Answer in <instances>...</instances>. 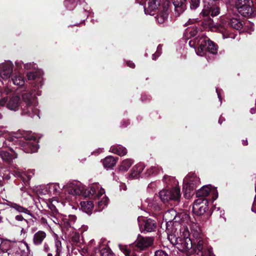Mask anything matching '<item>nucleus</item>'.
I'll return each instance as SVG.
<instances>
[{
	"label": "nucleus",
	"mask_w": 256,
	"mask_h": 256,
	"mask_svg": "<svg viewBox=\"0 0 256 256\" xmlns=\"http://www.w3.org/2000/svg\"><path fill=\"white\" fill-rule=\"evenodd\" d=\"M134 160L130 158H127L123 160L120 166L119 170L122 172H126L133 164Z\"/></svg>",
	"instance_id": "obj_35"
},
{
	"label": "nucleus",
	"mask_w": 256,
	"mask_h": 256,
	"mask_svg": "<svg viewBox=\"0 0 256 256\" xmlns=\"http://www.w3.org/2000/svg\"><path fill=\"white\" fill-rule=\"evenodd\" d=\"M14 142H18L20 148L26 153H33L38 151V142L34 134L25 132L20 139L16 138Z\"/></svg>",
	"instance_id": "obj_2"
},
{
	"label": "nucleus",
	"mask_w": 256,
	"mask_h": 256,
	"mask_svg": "<svg viewBox=\"0 0 256 256\" xmlns=\"http://www.w3.org/2000/svg\"><path fill=\"white\" fill-rule=\"evenodd\" d=\"M153 238L150 237H143L139 235L136 242V246L141 250L150 246L153 243Z\"/></svg>",
	"instance_id": "obj_18"
},
{
	"label": "nucleus",
	"mask_w": 256,
	"mask_h": 256,
	"mask_svg": "<svg viewBox=\"0 0 256 256\" xmlns=\"http://www.w3.org/2000/svg\"><path fill=\"white\" fill-rule=\"evenodd\" d=\"M208 202L204 198H198L194 202L192 212L198 216L203 214L208 208Z\"/></svg>",
	"instance_id": "obj_14"
},
{
	"label": "nucleus",
	"mask_w": 256,
	"mask_h": 256,
	"mask_svg": "<svg viewBox=\"0 0 256 256\" xmlns=\"http://www.w3.org/2000/svg\"><path fill=\"white\" fill-rule=\"evenodd\" d=\"M8 206L20 213L19 214L16 215L14 218V220L16 222H22L28 225V220L24 218L22 214H28L32 217L33 214L30 210L26 208L12 202H8Z\"/></svg>",
	"instance_id": "obj_6"
},
{
	"label": "nucleus",
	"mask_w": 256,
	"mask_h": 256,
	"mask_svg": "<svg viewBox=\"0 0 256 256\" xmlns=\"http://www.w3.org/2000/svg\"><path fill=\"white\" fill-rule=\"evenodd\" d=\"M143 224L144 230L142 231L152 232L155 231L156 228V222L151 218L144 220Z\"/></svg>",
	"instance_id": "obj_26"
},
{
	"label": "nucleus",
	"mask_w": 256,
	"mask_h": 256,
	"mask_svg": "<svg viewBox=\"0 0 256 256\" xmlns=\"http://www.w3.org/2000/svg\"><path fill=\"white\" fill-rule=\"evenodd\" d=\"M64 4L68 10H72L77 4L76 0H64Z\"/></svg>",
	"instance_id": "obj_43"
},
{
	"label": "nucleus",
	"mask_w": 256,
	"mask_h": 256,
	"mask_svg": "<svg viewBox=\"0 0 256 256\" xmlns=\"http://www.w3.org/2000/svg\"><path fill=\"white\" fill-rule=\"evenodd\" d=\"M14 65L10 61L0 64V78L6 80L10 77L13 72Z\"/></svg>",
	"instance_id": "obj_15"
},
{
	"label": "nucleus",
	"mask_w": 256,
	"mask_h": 256,
	"mask_svg": "<svg viewBox=\"0 0 256 256\" xmlns=\"http://www.w3.org/2000/svg\"><path fill=\"white\" fill-rule=\"evenodd\" d=\"M56 202L58 203L56 200H53L52 203L50 204L48 206L50 210V212H48L47 214H53V213L59 212L56 208V206L54 204Z\"/></svg>",
	"instance_id": "obj_46"
},
{
	"label": "nucleus",
	"mask_w": 256,
	"mask_h": 256,
	"mask_svg": "<svg viewBox=\"0 0 256 256\" xmlns=\"http://www.w3.org/2000/svg\"><path fill=\"white\" fill-rule=\"evenodd\" d=\"M20 100L19 96H15L10 98L8 100L7 98H3L0 100V105L6 104V108L10 110L16 111L18 110L20 106Z\"/></svg>",
	"instance_id": "obj_13"
},
{
	"label": "nucleus",
	"mask_w": 256,
	"mask_h": 256,
	"mask_svg": "<svg viewBox=\"0 0 256 256\" xmlns=\"http://www.w3.org/2000/svg\"><path fill=\"white\" fill-rule=\"evenodd\" d=\"M110 152L120 156H124L127 154L126 149L120 145H114L110 148Z\"/></svg>",
	"instance_id": "obj_29"
},
{
	"label": "nucleus",
	"mask_w": 256,
	"mask_h": 256,
	"mask_svg": "<svg viewBox=\"0 0 256 256\" xmlns=\"http://www.w3.org/2000/svg\"><path fill=\"white\" fill-rule=\"evenodd\" d=\"M36 66L34 62L27 63L24 64V68L26 70H36Z\"/></svg>",
	"instance_id": "obj_47"
},
{
	"label": "nucleus",
	"mask_w": 256,
	"mask_h": 256,
	"mask_svg": "<svg viewBox=\"0 0 256 256\" xmlns=\"http://www.w3.org/2000/svg\"><path fill=\"white\" fill-rule=\"evenodd\" d=\"M80 204L83 212L88 214H92L94 206L92 201H82Z\"/></svg>",
	"instance_id": "obj_31"
},
{
	"label": "nucleus",
	"mask_w": 256,
	"mask_h": 256,
	"mask_svg": "<svg viewBox=\"0 0 256 256\" xmlns=\"http://www.w3.org/2000/svg\"><path fill=\"white\" fill-rule=\"evenodd\" d=\"M43 250L46 252H48L50 251V248L48 244L47 243H44V244L43 245Z\"/></svg>",
	"instance_id": "obj_58"
},
{
	"label": "nucleus",
	"mask_w": 256,
	"mask_h": 256,
	"mask_svg": "<svg viewBox=\"0 0 256 256\" xmlns=\"http://www.w3.org/2000/svg\"><path fill=\"white\" fill-rule=\"evenodd\" d=\"M180 233L182 234L183 238H190V232L187 227L184 226L180 230Z\"/></svg>",
	"instance_id": "obj_49"
},
{
	"label": "nucleus",
	"mask_w": 256,
	"mask_h": 256,
	"mask_svg": "<svg viewBox=\"0 0 256 256\" xmlns=\"http://www.w3.org/2000/svg\"><path fill=\"white\" fill-rule=\"evenodd\" d=\"M154 256H169L164 250H158L155 252Z\"/></svg>",
	"instance_id": "obj_55"
},
{
	"label": "nucleus",
	"mask_w": 256,
	"mask_h": 256,
	"mask_svg": "<svg viewBox=\"0 0 256 256\" xmlns=\"http://www.w3.org/2000/svg\"><path fill=\"white\" fill-rule=\"evenodd\" d=\"M206 52H208L213 54H217V46L214 43V42L210 40L208 38L207 42V46H206Z\"/></svg>",
	"instance_id": "obj_40"
},
{
	"label": "nucleus",
	"mask_w": 256,
	"mask_h": 256,
	"mask_svg": "<svg viewBox=\"0 0 256 256\" xmlns=\"http://www.w3.org/2000/svg\"><path fill=\"white\" fill-rule=\"evenodd\" d=\"M203 9L201 14L203 16H216L220 13V9L218 6L214 4L212 0H204Z\"/></svg>",
	"instance_id": "obj_11"
},
{
	"label": "nucleus",
	"mask_w": 256,
	"mask_h": 256,
	"mask_svg": "<svg viewBox=\"0 0 256 256\" xmlns=\"http://www.w3.org/2000/svg\"><path fill=\"white\" fill-rule=\"evenodd\" d=\"M117 158L112 156H108L102 160L103 166L105 168L108 169L114 167L118 160Z\"/></svg>",
	"instance_id": "obj_27"
},
{
	"label": "nucleus",
	"mask_w": 256,
	"mask_h": 256,
	"mask_svg": "<svg viewBox=\"0 0 256 256\" xmlns=\"http://www.w3.org/2000/svg\"><path fill=\"white\" fill-rule=\"evenodd\" d=\"M213 211L214 212H218V211H220V216L221 217H222V216L224 215V211L222 210H221L220 208H219V207H216V206H214V208Z\"/></svg>",
	"instance_id": "obj_57"
},
{
	"label": "nucleus",
	"mask_w": 256,
	"mask_h": 256,
	"mask_svg": "<svg viewBox=\"0 0 256 256\" xmlns=\"http://www.w3.org/2000/svg\"><path fill=\"white\" fill-rule=\"evenodd\" d=\"M0 156L2 158L7 162H10L13 159L17 158V154L12 148H10L9 152L2 150L0 151Z\"/></svg>",
	"instance_id": "obj_23"
},
{
	"label": "nucleus",
	"mask_w": 256,
	"mask_h": 256,
	"mask_svg": "<svg viewBox=\"0 0 256 256\" xmlns=\"http://www.w3.org/2000/svg\"><path fill=\"white\" fill-rule=\"evenodd\" d=\"M186 0H172L176 14L179 16L186 9Z\"/></svg>",
	"instance_id": "obj_22"
},
{
	"label": "nucleus",
	"mask_w": 256,
	"mask_h": 256,
	"mask_svg": "<svg viewBox=\"0 0 256 256\" xmlns=\"http://www.w3.org/2000/svg\"><path fill=\"white\" fill-rule=\"evenodd\" d=\"M206 52H208L213 54H217V46L214 43V42L210 40L208 38L207 42V46H206Z\"/></svg>",
	"instance_id": "obj_39"
},
{
	"label": "nucleus",
	"mask_w": 256,
	"mask_h": 256,
	"mask_svg": "<svg viewBox=\"0 0 256 256\" xmlns=\"http://www.w3.org/2000/svg\"><path fill=\"white\" fill-rule=\"evenodd\" d=\"M144 165L142 163L135 165L132 170L130 176L134 178H138L140 173L144 170Z\"/></svg>",
	"instance_id": "obj_28"
},
{
	"label": "nucleus",
	"mask_w": 256,
	"mask_h": 256,
	"mask_svg": "<svg viewBox=\"0 0 256 256\" xmlns=\"http://www.w3.org/2000/svg\"><path fill=\"white\" fill-rule=\"evenodd\" d=\"M40 222L42 224H44V225H48V221L46 220V219L45 218H44V217H42L40 219Z\"/></svg>",
	"instance_id": "obj_60"
},
{
	"label": "nucleus",
	"mask_w": 256,
	"mask_h": 256,
	"mask_svg": "<svg viewBox=\"0 0 256 256\" xmlns=\"http://www.w3.org/2000/svg\"><path fill=\"white\" fill-rule=\"evenodd\" d=\"M170 10L168 6H164L162 10L158 13L156 18L157 22L160 24H164L167 20Z\"/></svg>",
	"instance_id": "obj_25"
},
{
	"label": "nucleus",
	"mask_w": 256,
	"mask_h": 256,
	"mask_svg": "<svg viewBox=\"0 0 256 256\" xmlns=\"http://www.w3.org/2000/svg\"><path fill=\"white\" fill-rule=\"evenodd\" d=\"M46 237V234L43 230H38L34 234L32 237V243L34 246L41 245Z\"/></svg>",
	"instance_id": "obj_20"
},
{
	"label": "nucleus",
	"mask_w": 256,
	"mask_h": 256,
	"mask_svg": "<svg viewBox=\"0 0 256 256\" xmlns=\"http://www.w3.org/2000/svg\"><path fill=\"white\" fill-rule=\"evenodd\" d=\"M202 256H216L214 254L212 248H210L204 250L202 253Z\"/></svg>",
	"instance_id": "obj_50"
},
{
	"label": "nucleus",
	"mask_w": 256,
	"mask_h": 256,
	"mask_svg": "<svg viewBox=\"0 0 256 256\" xmlns=\"http://www.w3.org/2000/svg\"><path fill=\"white\" fill-rule=\"evenodd\" d=\"M186 32L188 35L190 34V38L194 36L198 32V28L196 27L189 28L186 29Z\"/></svg>",
	"instance_id": "obj_44"
},
{
	"label": "nucleus",
	"mask_w": 256,
	"mask_h": 256,
	"mask_svg": "<svg viewBox=\"0 0 256 256\" xmlns=\"http://www.w3.org/2000/svg\"><path fill=\"white\" fill-rule=\"evenodd\" d=\"M224 22H222V24L214 23L213 20L210 18H206L202 22L205 30L222 33L224 39L228 38H235L236 35L229 34L228 30L224 26Z\"/></svg>",
	"instance_id": "obj_4"
},
{
	"label": "nucleus",
	"mask_w": 256,
	"mask_h": 256,
	"mask_svg": "<svg viewBox=\"0 0 256 256\" xmlns=\"http://www.w3.org/2000/svg\"><path fill=\"white\" fill-rule=\"evenodd\" d=\"M160 4V0H148V6L144 7L145 14L154 15Z\"/></svg>",
	"instance_id": "obj_16"
},
{
	"label": "nucleus",
	"mask_w": 256,
	"mask_h": 256,
	"mask_svg": "<svg viewBox=\"0 0 256 256\" xmlns=\"http://www.w3.org/2000/svg\"><path fill=\"white\" fill-rule=\"evenodd\" d=\"M159 196L161 200L164 202L169 200L178 202L180 198V189L178 187L176 186L170 190H163L160 191Z\"/></svg>",
	"instance_id": "obj_7"
},
{
	"label": "nucleus",
	"mask_w": 256,
	"mask_h": 256,
	"mask_svg": "<svg viewBox=\"0 0 256 256\" xmlns=\"http://www.w3.org/2000/svg\"><path fill=\"white\" fill-rule=\"evenodd\" d=\"M126 64H127L128 66L131 68H134L135 66L134 63L130 61L127 62Z\"/></svg>",
	"instance_id": "obj_62"
},
{
	"label": "nucleus",
	"mask_w": 256,
	"mask_h": 256,
	"mask_svg": "<svg viewBox=\"0 0 256 256\" xmlns=\"http://www.w3.org/2000/svg\"><path fill=\"white\" fill-rule=\"evenodd\" d=\"M105 194L104 190L98 183H94L90 185L84 192L85 197H93L94 198H99Z\"/></svg>",
	"instance_id": "obj_10"
},
{
	"label": "nucleus",
	"mask_w": 256,
	"mask_h": 256,
	"mask_svg": "<svg viewBox=\"0 0 256 256\" xmlns=\"http://www.w3.org/2000/svg\"><path fill=\"white\" fill-rule=\"evenodd\" d=\"M96 199L98 200L97 208H96V210L98 212L102 211L105 206H107L108 199L105 194L99 198Z\"/></svg>",
	"instance_id": "obj_30"
},
{
	"label": "nucleus",
	"mask_w": 256,
	"mask_h": 256,
	"mask_svg": "<svg viewBox=\"0 0 256 256\" xmlns=\"http://www.w3.org/2000/svg\"><path fill=\"white\" fill-rule=\"evenodd\" d=\"M42 72L40 70H37L34 72H29L26 74L27 78L28 80H34L36 78H40Z\"/></svg>",
	"instance_id": "obj_41"
},
{
	"label": "nucleus",
	"mask_w": 256,
	"mask_h": 256,
	"mask_svg": "<svg viewBox=\"0 0 256 256\" xmlns=\"http://www.w3.org/2000/svg\"><path fill=\"white\" fill-rule=\"evenodd\" d=\"M210 188L211 186L210 184L203 186L196 192V196L199 198H202L208 196L211 190H212Z\"/></svg>",
	"instance_id": "obj_32"
},
{
	"label": "nucleus",
	"mask_w": 256,
	"mask_h": 256,
	"mask_svg": "<svg viewBox=\"0 0 256 256\" xmlns=\"http://www.w3.org/2000/svg\"><path fill=\"white\" fill-rule=\"evenodd\" d=\"M28 232V228H22L20 230V236H26V233Z\"/></svg>",
	"instance_id": "obj_59"
},
{
	"label": "nucleus",
	"mask_w": 256,
	"mask_h": 256,
	"mask_svg": "<svg viewBox=\"0 0 256 256\" xmlns=\"http://www.w3.org/2000/svg\"><path fill=\"white\" fill-rule=\"evenodd\" d=\"M162 171V170L158 166H152L149 169L147 170V175L148 176H150L152 175H155L158 174H160V172Z\"/></svg>",
	"instance_id": "obj_42"
},
{
	"label": "nucleus",
	"mask_w": 256,
	"mask_h": 256,
	"mask_svg": "<svg viewBox=\"0 0 256 256\" xmlns=\"http://www.w3.org/2000/svg\"><path fill=\"white\" fill-rule=\"evenodd\" d=\"M34 173L32 170H28L24 172L22 170H18L14 171V176L16 177L20 178L24 182H28L32 178Z\"/></svg>",
	"instance_id": "obj_21"
},
{
	"label": "nucleus",
	"mask_w": 256,
	"mask_h": 256,
	"mask_svg": "<svg viewBox=\"0 0 256 256\" xmlns=\"http://www.w3.org/2000/svg\"><path fill=\"white\" fill-rule=\"evenodd\" d=\"M162 46L160 44L157 48L156 52L152 54V58L156 60L161 54Z\"/></svg>",
	"instance_id": "obj_51"
},
{
	"label": "nucleus",
	"mask_w": 256,
	"mask_h": 256,
	"mask_svg": "<svg viewBox=\"0 0 256 256\" xmlns=\"http://www.w3.org/2000/svg\"><path fill=\"white\" fill-rule=\"evenodd\" d=\"M6 130L2 127H0V137L6 134Z\"/></svg>",
	"instance_id": "obj_63"
},
{
	"label": "nucleus",
	"mask_w": 256,
	"mask_h": 256,
	"mask_svg": "<svg viewBox=\"0 0 256 256\" xmlns=\"http://www.w3.org/2000/svg\"><path fill=\"white\" fill-rule=\"evenodd\" d=\"M54 247L56 248L55 256H60L62 252V240L63 238H59L57 235L54 237Z\"/></svg>",
	"instance_id": "obj_33"
},
{
	"label": "nucleus",
	"mask_w": 256,
	"mask_h": 256,
	"mask_svg": "<svg viewBox=\"0 0 256 256\" xmlns=\"http://www.w3.org/2000/svg\"><path fill=\"white\" fill-rule=\"evenodd\" d=\"M15 64L16 67V70L19 72L22 69L24 64V62L22 60H16L15 62Z\"/></svg>",
	"instance_id": "obj_54"
},
{
	"label": "nucleus",
	"mask_w": 256,
	"mask_h": 256,
	"mask_svg": "<svg viewBox=\"0 0 256 256\" xmlns=\"http://www.w3.org/2000/svg\"><path fill=\"white\" fill-rule=\"evenodd\" d=\"M47 216L54 224L66 229L73 228L76 220L74 215L64 216L60 212L47 214Z\"/></svg>",
	"instance_id": "obj_3"
},
{
	"label": "nucleus",
	"mask_w": 256,
	"mask_h": 256,
	"mask_svg": "<svg viewBox=\"0 0 256 256\" xmlns=\"http://www.w3.org/2000/svg\"><path fill=\"white\" fill-rule=\"evenodd\" d=\"M196 240L194 243L192 242V246L194 252L198 254L203 250L204 242L200 238H196Z\"/></svg>",
	"instance_id": "obj_34"
},
{
	"label": "nucleus",
	"mask_w": 256,
	"mask_h": 256,
	"mask_svg": "<svg viewBox=\"0 0 256 256\" xmlns=\"http://www.w3.org/2000/svg\"><path fill=\"white\" fill-rule=\"evenodd\" d=\"M163 180L168 185L170 186L172 184V182H174L175 183V184H176L177 182L175 180L174 178L168 176H164L163 178Z\"/></svg>",
	"instance_id": "obj_45"
},
{
	"label": "nucleus",
	"mask_w": 256,
	"mask_h": 256,
	"mask_svg": "<svg viewBox=\"0 0 256 256\" xmlns=\"http://www.w3.org/2000/svg\"><path fill=\"white\" fill-rule=\"evenodd\" d=\"M3 180H0V194L4 190Z\"/></svg>",
	"instance_id": "obj_61"
},
{
	"label": "nucleus",
	"mask_w": 256,
	"mask_h": 256,
	"mask_svg": "<svg viewBox=\"0 0 256 256\" xmlns=\"http://www.w3.org/2000/svg\"><path fill=\"white\" fill-rule=\"evenodd\" d=\"M124 253L126 256H130V251L126 248L124 249Z\"/></svg>",
	"instance_id": "obj_64"
},
{
	"label": "nucleus",
	"mask_w": 256,
	"mask_h": 256,
	"mask_svg": "<svg viewBox=\"0 0 256 256\" xmlns=\"http://www.w3.org/2000/svg\"><path fill=\"white\" fill-rule=\"evenodd\" d=\"M150 201V199H147L146 200V202H148V206L150 207V209H152V208H154V209H156V210H160V206H154V204L152 202H149Z\"/></svg>",
	"instance_id": "obj_56"
},
{
	"label": "nucleus",
	"mask_w": 256,
	"mask_h": 256,
	"mask_svg": "<svg viewBox=\"0 0 256 256\" xmlns=\"http://www.w3.org/2000/svg\"><path fill=\"white\" fill-rule=\"evenodd\" d=\"M208 40V38L206 36H202L196 38L194 40H190L189 42V45L191 47H194L196 46H198V48L195 50L197 55L200 56H204L206 54V46H207V42Z\"/></svg>",
	"instance_id": "obj_9"
},
{
	"label": "nucleus",
	"mask_w": 256,
	"mask_h": 256,
	"mask_svg": "<svg viewBox=\"0 0 256 256\" xmlns=\"http://www.w3.org/2000/svg\"><path fill=\"white\" fill-rule=\"evenodd\" d=\"M192 247V242L190 238H180L177 248L182 252H188Z\"/></svg>",
	"instance_id": "obj_17"
},
{
	"label": "nucleus",
	"mask_w": 256,
	"mask_h": 256,
	"mask_svg": "<svg viewBox=\"0 0 256 256\" xmlns=\"http://www.w3.org/2000/svg\"><path fill=\"white\" fill-rule=\"evenodd\" d=\"M176 212L172 208L165 212L164 214V217L166 222V226H170L171 225L172 226L174 224V223L176 226V224L179 225L178 223L176 222V221L173 222L174 220L176 218Z\"/></svg>",
	"instance_id": "obj_19"
},
{
	"label": "nucleus",
	"mask_w": 256,
	"mask_h": 256,
	"mask_svg": "<svg viewBox=\"0 0 256 256\" xmlns=\"http://www.w3.org/2000/svg\"><path fill=\"white\" fill-rule=\"evenodd\" d=\"M100 254L102 256H114V254L112 252L107 248H104L100 250Z\"/></svg>",
	"instance_id": "obj_48"
},
{
	"label": "nucleus",
	"mask_w": 256,
	"mask_h": 256,
	"mask_svg": "<svg viewBox=\"0 0 256 256\" xmlns=\"http://www.w3.org/2000/svg\"><path fill=\"white\" fill-rule=\"evenodd\" d=\"M229 24L232 28L236 30H241L243 28L242 22L238 18H232L230 20Z\"/></svg>",
	"instance_id": "obj_37"
},
{
	"label": "nucleus",
	"mask_w": 256,
	"mask_h": 256,
	"mask_svg": "<svg viewBox=\"0 0 256 256\" xmlns=\"http://www.w3.org/2000/svg\"><path fill=\"white\" fill-rule=\"evenodd\" d=\"M252 0H237L236 6L238 12L244 16H250L254 12Z\"/></svg>",
	"instance_id": "obj_8"
},
{
	"label": "nucleus",
	"mask_w": 256,
	"mask_h": 256,
	"mask_svg": "<svg viewBox=\"0 0 256 256\" xmlns=\"http://www.w3.org/2000/svg\"><path fill=\"white\" fill-rule=\"evenodd\" d=\"M14 139L12 138H9L8 140H4L2 142V144H0V148H7L8 147L10 146V142H12V141H13Z\"/></svg>",
	"instance_id": "obj_52"
},
{
	"label": "nucleus",
	"mask_w": 256,
	"mask_h": 256,
	"mask_svg": "<svg viewBox=\"0 0 256 256\" xmlns=\"http://www.w3.org/2000/svg\"><path fill=\"white\" fill-rule=\"evenodd\" d=\"M48 192L51 194H59L61 188L58 184H52L48 186Z\"/></svg>",
	"instance_id": "obj_38"
},
{
	"label": "nucleus",
	"mask_w": 256,
	"mask_h": 256,
	"mask_svg": "<svg viewBox=\"0 0 256 256\" xmlns=\"http://www.w3.org/2000/svg\"><path fill=\"white\" fill-rule=\"evenodd\" d=\"M200 178L194 174H188L184 179L183 190L186 198H190L194 194V190L200 184Z\"/></svg>",
	"instance_id": "obj_5"
},
{
	"label": "nucleus",
	"mask_w": 256,
	"mask_h": 256,
	"mask_svg": "<svg viewBox=\"0 0 256 256\" xmlns=\"http://www.w3.org/2000/svg\"><path fill=\"white\" fill-rule=\"evenodd\" d=\"M166 230L168 234V239L173 246H175L177 248L180 238L177 237L176 234V229L174 230H171L170 226H167Z\"/></svg>",
	"instance_id": "obj_24"
},
{
	"label": "nucleus",
	"mask_w": 256,
	"mask_h": 256,
	"mask_svg": "<svg viewBox=\"0 0 256 256\" xmlns=\"http://www.w3.org/2000/svg\"><path fill=\"white\" fill-rule=\"evenodd\" d=\"M200 4V0H190V8L195 10Z\"/></svg>",
	"instance_id": "obj_53"
},
{
	"label": "nucleus",
	"mask_w": 256,
	"mask_h": 256,
	"mask_svg": "<svg viewBox=\"0 0 256 256\" xmlns=\"http://www.w3.org/2000/svg\"><path fill=\"white\" fill-rule=\"evenodd\" d=\"M12 81L14 85L19 86H24L25 83L24 78L20 74H14L12 78Z\"/></svg>",
	"instance_id": "obj_36"
},
{
	"label": "nucleus",
	"mask_w": 256,
	"mask_h": 256,
	"mask_svg": "<svg viewBox=\"0 0 256 256\" xmlns=\"http://www.w3.org/2000/svg\"><path fill=\"white\" fill-rule=\"evenodd\" d=\"M33 92H25L22 94V104L21 106L22 114L34 117L39 114L38 110L36 108L37 102L36 98L32 96Z\"/></svg>",
	"instance_id": "obj_1"
},
{
	"label": "nucleus",
	"mask_w": 256,
	"mask_h": 256,
	"mask_svg": "<svg viewBox=\"0 0 256 256\" xmlns=\"http://www.w3.org/2000/svg\"><path fill=\"white\" fill-rule=\"evenodd\" d=\"M63 190L72 196H77L82 194L85 189L80 186V184L76 182H70L63 186Z\"/></svg>",
	"instance_id": "obj_12"
}]
</instances>
